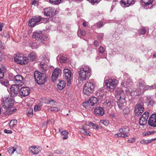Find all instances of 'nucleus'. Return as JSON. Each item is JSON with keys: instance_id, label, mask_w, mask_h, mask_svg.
Segmentation results:
<instances>
[{"instance_id": "f257e3e1", "label": "nucleus", "mask_w": 156, "mask_h": 156, "mask_svg": "<svg viewBox=\"0 0 156 156\" xmlns=\"http://www.w3.org/2000/svg\"><path fill=\"white\" fill-rule=\"evenodd\" d=\"M91 69L88 66H85L80 68L79 71V79L83 81L88 79L90 75Z\"/></svg>"}, {"instance_id": "f03ea898", "label": "nucleus", "mask_w": 156, "mask_h": 156, "mask_svg": "<svg viewBox=\"0 0 156 156\" xmlns=\"http://www.w3.org/2000/svg\"><path fill=\"white\" fill-rule=\"evenodd\" d=\"M156 84L154 83V85L149 86L147 85L143 81L140 80L139 81L137 85V90L138 92L137 94L139 95L143 94L145 90H151L155 88Z\"/></svg>"}, {"instance_id": "7ed1b4c3", "label": "nucleus", "mask_w": 156, "mask_h": 156, "mask_svg": "<svg viewBox=\"0 0 156 156\" xmlns=\"http://www.w3.org/2000/svg\"><path fill=\"white\" fill-rule=\"evenodd\" d=\"M34 76L36 82L39 85L43 84L46 81V76L45 73L36 71L34 73Z\"/></svg>"}, {"instance_id": "20e7f679", "label": "nucleus", "mask_w": 156, "mask_h": 156, "mask_svg": "<svg viewBox=\"0 0 156 156\" xmlns=\"http://www.w3.org/2000/svg\"><path fill=\"white\" fill-rule=\"evenodd\" d=\"M95 87L94 84L91 82H87L83 86V91L85 94L90 95L94 91Z\"/></svg>"}, {"instance_id": "39448f33", "label": "nucleus", "mask_w": 156, "mask_h": 156, "mask_svg": "<svg viewBox=\"0 0 156 156\" xmlns=\"http://www.w3.org/2000/svg\"><path fill=\"white\" fill-rule=\"evenodd\" d=\"M119 131L120 133L115 134V137H121L126 138L128 136V134L129 133V129L128 126H122L119 129Z\"/></svg>"}, {"instance_id": "423d86ee", "label": "nucleus", "mask_w": 156, "mask_h": 156, "mask_svg": "<svg viewBox=\"0 0 156 156\" xmlns=\"http://www.w3.org/2000/svg\"><path fill=\"white\" fill-rule=\"evenodd\" d=\"M14 104V101L12 98H5L2 99V106L4 108L6 109L12 107Z\"/></svg>"}, {"instance_id": "0eeeda50", "label": "nucleus", "mask_w": 156, "mask_h": 156, "mask_svg": "<svg viewBox=\"0 0 156 156\" xmlns=\"http://www.w3.org/2000/svg\"><path fill=\"white\" fill-rule=\"evenodd\" d=\"M104 83L107 88L113 89L117 85L118 81L115 79L112 78L106 80Z\"/></svg>"}, {"instance_id": "6e6552de", "label": "nucleus", "mask_w": 156, "mask_h": 156, "mask_svg": "<svg viewBox=\"0 0 156 156\" xmlns=\"http://www.w3.org/2000/svg\"><path fill=\"white\" fill-rule=\"evenodd\" d=\"M14 60L16 62L21 65H25L28 62V58L26 57L23 56L22 55H17Z\"/></svg>"}, {"instance_id": "1a4fd4ad", "label": "nucleus", "mask_w": 156, "mask_h": 156, "mask_svg": "<svg viewBox=\"0 0 156 156\" xmlns=\"http://www.w3.org/2000/svg\"><path fill=\"white\" fill-rule=\"evenodd\" d=\"M98 101L97 98L94 97H92L90 98L89 100L87 102L83 103V106L86 108L88 109L90 106H93L96 104Z\"/></svg>"}, {"instance_id": "9d476101", "label": "nucleus", "mask_w": 156, "mask_h": 156, "mask_svg": "<svg viewBox=\"0 0 156 156\" xmlns=\"http://www.w3.org/2000/svg\"><path fill=\"white\" fill-rule=\"evenodd\" d=\"M42 18L41 17L38 16H33L29 21V26L31 27H34L35 25L38 24L41 20Z\"/></svg>"}, {"instance_id": "9b49d317", "label": "nucleus", "mask_w": 156, "mask_h": 156, "mask_svg": "<svg viewBox=\"0 0 156 156\" xmlns=\"http://www.w3.org/2000/svg\"><path fill=\"white\" fill-rule=\"evenodd\" d=\"M10 94L12 97L17 95L20 93V89L19 86L17 85L13 84L10 87Z\"/></svg>"}, {"instance_id": "f8f14e48", "label": "nucleus", "mask_w": 156, "mask_h": 156, "mask_svg": "<svg viewBox=\"0 0 156 156\" xmlns=\"http://www.w3.org/2000/svg\"><path fill=\"white\" fill-rule=\"evenodd\" d=\"M63 74L67 81V85L69 86L70 84V81L72 79L71 72L69 69H66L63 70Z\"/></svg>"}, {"instance_id": "ddd939ff", "label": "nucleus", "mask_w": 156, "mask_h": 156, "mask_svg": "<svg viewBox=\"0 0 156 156\" xmlns=\"http://www.w3.org/2000/svg\"><path fill=\"white\" fill-rule=\"evenodd\" d=\"M144 108L141 105L139 104H137L135 107L134 112L136 116H139L141 115L143 112Z\"/></svg>"}, {"instance_id": "4468645a", "label": "nucleus", "mask_w": 156, "mask_h": 156, "mask_svg": "<svg viewBox=\"0 0 156 156\" xmlns=\"http://www.w3.org/2000/svg\"><path fill=\"white\" fill-rule=\"evenodd\" d=\"M14 81L16 84L19 86H22L24 84V80L23 77L20 75H17L15 76Z\"/></svg>"}, {"instance_id": "2eb2a0df", "label": "nucleus", "mask_w": 156, "mask_h": 156, "mask_svg": "<svg viewBox=\"0 0 156 156\" xmlns=\"http://www.w3.org/2000/svg\"><path fill=\"white\" fill-rule=\"evenodd\" d=\"M56 10L52 8L49 7L45 9L44 10V15L47 16H52L55 14Z\"/></svg>"}, {"instance_id": "dca6fc26", "label": "nucleus", "mask_w": 156, "mask_h": 156, "mask_svg": "<svg viewBox=\"0 0 156 156\" xmlns=\"http://www.w3.org/2000/svg\"><path fill=\"white\" fill-rule=\"evenodd\" d=\"M62 73L61 70L58 68L55 69L52 74V80L53 81H55L59 76H61Z\"/></svg>"}, {"instance_id": "f3484780", "label": "nucleus", "mask_w": 156, "mask_h": 156, "mask_svg": "<svg viewBox=\"0 0 156 156\" xmlns=\"http://www.w3.org/2000/svg\"><path fill=\"white\" fill-rule=\"evenodd\" d=\"M30 90L27 87H22L20 89V94L22 97H25L29 95Z\"/></svg>"}, {"instance_id": "a211bd4d", "label": "nucleus", "mask_w": 156, "mask_h": 156, "mask_svg": "<svg viewBox=\"0 0 156 156\" xmlns=\"http://www.w3.org/2000/svg\"><path fill=\"white\" fill-rule=\"evenodd\" d=\"M148 123L149 125L153 127H156V114H153L150 117Z\"/></svg>"}, {"instance_id": "6ab92c4d", "label": "nucleus", "mask_w": 156, "mask_h": 156, "mask_svg": "<svg viewBox=\"0 0 156 156\" xmlns=\"http://www.w3.org/2000/svg\"><path fill=\"white\" fill-rule=\"evenodd\" d=\"M41 150V148L37 147L35 146L30 147L29 148V151L33 154H38Z\"/></svg>"}, {"instance_id": "aec40b11", "label": "nucleus", "mask_w": 156, "mask_h": 156, "mask_svg": "<svg viewBox=\"0 0 156 156\" xmlns=\"http://www.w3.org/2000/svg\"><path fill=\"white\" fill-rule=\"evenodd\" d=\"M135 3L134 0H122L121 5L123 7H129Z\"/></svg>"}, {"instance_id": "412c9836", "label": "nucleus", "mask_w": 156, "mask_h": 156, "mask_svg": "<svg viewBox=\"0 0 156 156\" xmlns=\"http://www.w3.org/2000/svg\"><path fill=\"white\" fill-rule=\"evenodd\" d=\"M43 34L42 31H36L34 32L33 37L35 38L36 40L39 41V42L40 41L41 38H42Z\"/></svg>"}, {"instance_id": "4be33fe9", "label": "nucleus", "mask_w": 156, "mask_h": 156, "mask_svg": "<svg viewBox=\"0 0 156 156\" xmlns=\"http://www.w3.org/2000/svg\"><path fill=\"white\" fill-rule=\"evenodd\" d=\"M94 113L96 115L102 116L104 114V111L102 108L97 107L94 109Z\"/></svg>"}, {"instance_id": "5701e85b", "label": "nucleus", "mask_w": 156, "mask_h": 156, "mask_svg": "<svg viewBox=\"0 0 156 156\" xmlns=\"http://www.w3.org/2000/svg\"><path fill=\"white\" fill-rule=\"evenodd\" d=\"M153 0H140L141 5L147 9V6L151 5L152 4Z\"/></svg>"}, {"instance_id": "b1692460", "label": "nucleus", "mask_w": 156, "mask_h": 156, "mask_svg": "<svg viewBox=\"0 0 156 156\" xmlns=\"http://www.w3.org/2000/svg\"><path fill=\"white\" fill-rule=\"evenodd\" d=\"M117 103L120 109H123L125 107L126 104L125 99L121 98L118 101Z\"/></svg>"}, {"instance_id": "393cba45", "label": "nucleus", "mask_w": 156, "mask_h": 156, "mask_svg": "<svg viewBox=\"0 0 156 156\" xmlns=\"http://www.w3.org/2000/svg\"><path fill=\"white\" fill-rule=\"evenodd\" d=\"M80 132L81 133L85 135L88 136H90L89 134V131L85 126H82L81 127H80Z\"/></svg>"}, {"instance_id": "a878e982", "label": "nucleus", "mask_w": 156, "mask_h": 156, "mask_svg": "<svg viewBox=\"0 0 156 156\" xmlns=\"http://www.w3.org/2000/svg\"><path fill=\"white\" fill-rule=\"evenodd\" d=\"M6 70L5 66L4 65L0 66V79L4 77V73Z\"/></svg>"}, {"instance_id": "bb28decb", "label": "nucleus", "mask_w": 156, "mask_h": 156, "mask_svg": "<svg viewBox=\"0 0 156 156\" xmlns=\"http://www.w3.org/2000/svg\"><path fill=\"white\" fill-rule=\"evenodd\" d=\"M7 109L6 111V114L8 115L11 114L13 113L16 110V108L13 107H11L9 108H6Z\"/></svg>"}, {"instance_id": "cd10ccee", "label": "nucleus", "mask_w": 156, "mask_h": 156, "mask_svg": "<svg viewBox=\"0 0 156 156\" xmlns=\"http://www.w3.org/2000/svg\"><path fill=\"white\" fill-rule=\"evenodd\" d=\"M66 83L64 81H60L57 85V88L59 90H62L65 86Z\"/></svg>"}, {"instance_id": "c85d7f7f", "label": "nucleus", "mask_w": 156, "mask_h": 156, "mask_svg": "<svg viewBox=\"0 0 156 156\" xmlns=\"http://www.w3.org/2000/svg\"><path fill=\"white\" fill-rule=\"evenodd\" d=\"M64 153V151L61 149H58L54 151V154L55 156H58L59 155L63 154Z\"/></svg>"}, {"instance_id": "c756f323", "label": "nucleus", "mask_w": 156, "mask_h": 156, "mask_svg": "<svg viewBox=\"0 0 156 156\" xmlns=\"http://www.w3.org/2000/svg\"><path fill=\"white\" fill-rule=\"evenodd\" d=\"M0 83L2 85L7 87L9 85V81L8 80L2 79L0 80Z\"/></svg>"}, {"instance_id": "7c9ffc66", "label": "nucleus", "mask_w": 156, "mask_h": 156, "mask_svg": "<svg viewBox=\"0 0 156 156\" xmlns=\"http://www.w3.org/2000/svg\"><path fill=\"white\" fill-rule=\"evenodd\" d=\"M28 56L30 60L33 61L36 59V55L34 52H32L28 55Z\"/></svg>"}, {"instance_id": "2f4dec72", "label": "nucleus", "mask_w": 156, "mask_h": 156, "mask_svg": "<svg viewBox=\"0 0 156 156\" xmlns=\"http://www.w3.org/2000/svg\"><path fill=\"white\" fill-rule=\"evenodd\" d=\"M47 110L48 111L58 112L60 110L59 109L55 107H52L51 106H47Z\"/></svg>"}, {"instance_id": "473e14b6", "label": "nucleus", "mask_w": 156, "mask_h": 156, "mask_svg": "<svg viewBox=\"0 0 156 156\" xmlns=\"http://www.w3.org/2000/svg\"><path fill=\"white\" fill-rule=\"evenodd\" d=\"M17 123V121L16 119L11 120L9 123V126L10 128H12Z\"/></svg>"}, {"instance_id": "72a5a7b5", "label": "nucleus", "mask_w": 156, "mask_h": 156, "mask_svg": "<svg viewBox=\"0 0 156 156\" xmlns=\"http://www.w3.org/2000/svg\"><path fill=\"white\" fill-rule=\"evenodd\" d=\"M147 102L148 103V105L152 106L154 103V102L152 98L151 97H148L147 99Z\"/></svg>"}, {"instance_id": "f704fd0d", "label": "nucleus", "mask_w": 156, "mask_h": 156, "mask_svg": "<svg viewBox=\"0 0 156 156\" xmlns=\"http://www.w3.org/2000/svg\"><path fill=\"white\" fill-rule=\"evenodd\" d=\"M147 120L142 117H140V124L141 126L145 125L147 123Z\"/></svg>"}, {"instance_id": "c9c22d12", "label": "nucleus", "mask_w": 156, "mask_h": 156, "mask_svg": "<svg viewBox=\"0 0 156 156\" xmlns=\"http://www.w3.org/2000/svg\"><path fill=\"white\" fill-rule=\"evenodd\" d=\"M50 3L55 5L59 4L61 1V0H49Z\"/></svg>"}, {"instance_id": "e433bc0d", "label": "nucleus", "mask_w": 156, "mask_h": 156, "mask_svg": "<svg viewBox=\"0 0 156 156\" xmlns=\"http://www.w3.org/2000/svg\"><path fill=\"white\" fill-rule=\"evenodd\" d=\"M1 36L3 37L8 38L10 37V36L8 32L6 31H4L3 33L1 34Z\"/></svg>"}, {"instance_id": "4c0bfd02", "label": "nucleus", "mask_w": 156, "mask_h": 156, "mask_svg": "<svg viewBox=\"0 0 156 156\" xmlns=\"http://www.w3.org/2000/svg\"><path fill=\"white\" fill-rule=\"evenodd\" d=\"M96 95L99 98L101 99L104 96V94L103 93L100 91H97L96 93Z\"/></svg>"}, {"instance_id": "58836bf2", "label": "nucleus", "mask_w": 156, "mask_h": 156, "mask_svg": "<svg viewBox=\"0 0 156 156\" xmlns=\"http://www.w3.org/2000/svg\"><path fill=\"white\" fill-rule=\"evenodd\" d=\"M60 61L61 62L65 63L67 62L68 60L67 58L64 56H61L59 57Z\"/></svg>"}, {"instance_id": "ea45409f", "label": "nucleus", "mask_w": 156, "mask_h": 156, "mask_svg": "<svg viewBox=\"0 0 156 156\" xmlns=\"http://www.w3.org/2000/svg\"><path fill=\"white\" fill-rule=\"evenodd\" d=\"M15 150V148L14 147H10L9 148L8 151L9 154H13Z\"/></svg>"}, {"instance_id": "a19ab883", "label": "nucleus", "mask_w": 156, "mask_h": 156, "mask_svg": "<svg viewBox=\"0 0 156 156\" xmlns=\"http://www.w3.org/2000/svg\"><path fill=\"white\" fill-rule=\"evenodd\" d=\"M40 66L44 69V71H46L48 69L47 65L44 62L41 63L40 64Z\"/></svg>"}, {"instance_id": "79ce46f5", "label": "nucleus", "mask_w": 156, "mask_h": 156, "mask_svg": "<svg viewBox=\"0 0 156 156\" xmlns=\"http://www.w3.org/2000/svg\"><path fill=\"white\" fill-rule=\"evenodd\" d=\"M33 111L32 109L29 108L27 111V115L30 117H32L33 115Z\"/></svg>"}, {"instance_id": "37998d69", "label": "nucleus", "mask_w": 156, "mask_h": 156, "mask_svg": "<svg viewBox=\"0 0 156 156\" xmlns=\"http://www.w3.org/2000/svg\"><path fill=\"white\" fill-rule=\"evenodd\" d=\"M105 102L107 105L109 106L113 105V101L112 99H106Z\"/></svg>"}, {"instance_id": "c03bdc74", "label": "nucleus", "mask_w": 156, "mask_h": 156, "mask_svg": "<svg viewBox=\"0 0 156 156\" xmlns=\"http://www.w3.org/2000/svg\"><path fill=\"white\" fill-rule=\"evenodd\" d=\"M88 125L90 126H92V128L94 129H97L98 128V126L96 124L91 122H89L88 123Z\"/></svg>"}, {"instance_id": "a18cd8bd", "label": "nucleus", "mask_w": 156, "mask_h": 156, "mask_svg": "<svg viewBox=\"0 0 156 156\" xmlns=\"http://www.w3.org/2000/svg\"><path fill=\"white\" fill-rule=\"evenodd\" d=\"M105 51V48L102 47L100 46L98 48V51L99 53L103 54Z\"/></svg>"}, {"instance_id": "49530a36", "label": "nucleus", "mask_w": 156, "mask_h": 156, "mask_svg": "<svg viewBox=\"0 0 156 156\" xmlns=\"http://www.w3.org/2000/svg\"><path fill=\"white\" fill-rule=\"evenodd\" d=\"M145 31L146 30L145 28L144 27H143L139 31V34H145Z\"/></svg>"}, {"instance_id": "de8ad7c7", "label": "nucleus", "mask_w": 156, "mask_h": 156, "mask_svg": "<svg viewBox=\"0 0 156 156\" xmlns=\"http://www.w3.org/2000/svg\"><path fill=\"white\" fill-rule=\"evenodd\" d=\"M78 33H80L81 35L84 36L86 35V32L84 31L81 29L79 30L78 31Z\"/></svg>"}, {"instance_id": "09e8293b", "label": "nucleus", "mask_w": 156, "mask_h": 156, "mask_svg": "<svg viewBox=\"0 0 156 156\" xmlns=\"http://www.w3.org/2000/svg\"><path fill=\"white\" fill-rule=\"evenodd\" d=\"M16 148L15 151H16L17 153H18V154L20 153L21 151L20 147H18L16 148Z\"/></svg>"}, {"instance_id": "8fccbe9b", "label": "nucleus", "mask_w": 156, "mask_h": 156, "mask_svg": "<svg viewBox=\"0 0 156 156\" xmlns=\"http://www.w3.org/2000/svg\"><path fill=\"white\" fill-rule=\"evenodd\" d=\"M140 143L141 144H148V140H141L140 142Z\"/></svg>"}, {"instance_id": "3c124183", "label": "nucleus", "mask_w": 156, "mask_h": 156, "mask_svg": "<svg viewBox=\"0 0 156 156\" xmlns=\"http://www.w3.org/2000/svg\"><path fill=\"white\" fill-rule=\"evenodd\" d=\"M68 133V132L66 130H64L61 132V134L63 135H67Z\"/></svg>"}, {"instance_id": "603ef678", "label": "nucleus", "mask_w": 156, "mask_h": 156, "mask_svg": "<svg viewBox=\"0 0 156 156\" xmlns=\"http://www.w3.org/2000/svg\"><path fill=\"white\" fill-rule=\"evenodd\" d=\"M103 26V23L101 22H99L97 24V27L98 28H100Z\"/></svg>"}, {"instance_id": "864d4df0", "label": "nucleus", "mask_w": 156, "mask_h": 156, "mask_svg": "<svg viewBox=\"0 0 156 156\" xmlns=\"http://www.w3.org/2000/svg\"><path fill=\"white\" fill-rule=\"evenodd\" d=\"M135 141V138L134 137H133L132 138L129 139L128 140V143H132L133 142Z\"/></svg>"}, {"instance_id": "5fc2aeb1", "label": "nucleus", "mask_w": 156, "mask_h": 156, "mask_svg": "<svg viewBox=\"0 0 156 156\" xmlns=\"http://www.w3.org/2000/svg\"><path fill=\"white\" fill-rule=\"evenodd\" d=\"M100 122L103 124L105 126H107L108 124V122L106 121H101Z\"/></svg>"}, {"instance_id": "6e6d98bb", "label": "nucleus", "mask_w": 156, "mask_h": 156, "mask_svg": "<svg viewBox=\"0 0 156 156\" xmlns=\"http://www.w3.org/2000/svg\"><path fill=\"white\" fill-rule=\"evenodd\" d=\"M40 109V107L38 105H35L34 107V110L35 111L39 110Z\"/></svg>"}, {"instance_id": "4d7b16f0", "label": "nucleus", "mask_w": 156, "mask_h": 156, "mask_svg": "<svg viewBox=\"0 0 156 156\" xmlns=\"http://www.w3.org/2000/svg\"><path fill=\"white\" fill-rule=\"evenodd\" d=\"M43 59L44 61H45L47 63H48L49 61V59L48 57H46L45 58H44V57Z\"/></svg>"}, {"instance_id": "13d9d810", "label": "nucleus", "mask_w": 156, "mask_h": 156, "mask_svg": "<svg viewBox=\"0 0 156 156\" xmlns=\"http://www.w3.org/2000/svg\"><path fill=\"white\" fill-rule=\"evenodd\" d=\"M123 112L125 114H128L129 112V110L128 108H126L123 110Z\"/></svg>"}, {"instance_id": "bf43d9fd", "label": "nucleus", "mask_w": 156, "mask_h": 156, "mask_svg": "<svg viewBox=\"0 0 156 156\" xmlns=\"http://www.w3.org/2000/svg\"><path fill=\"white\" fill-rule=\"evenodd\" d=\"M98 0H88L92 4H94V3L98 1Z\"/></svg>"}, {"instance_id": "052dcab7", "label": "nucleus", "mask_w": 156, "mask_h": 156, "mask_svg": "<svg viewBox=\"0 0 156 156\" xmlns=\"http://www.w3.org/2000/svg\"><path fill=\"white\" fill-rule=\"evenodd\" d=\"M4 132L6 133H12V132L11 130H8L6 129H5L4 130Z\"/></svg>"}, {"instance_id": "680f3d73", "label": "nucleus", "mask_w": 156, "mask_h": 156, "mask_svg": "<svg viewBox=\"0 0 156 156\" xmlns=\"http://www.w3.org/2000/svg\"><path fill=\"white\" fill-rule=\"evenodd\" d=\"M42 38H41V40L40 41H42L43 40H46L48 38V37L47 36H45L44 37H43V35L42 36Z\"/></svg>"}, {"instance_id": "e2e57ef3", "label": "nucleus", "mask_w": 156, "mask_h": 156, "mask_svg": "<svg viewBox=\"0 0 156 156\" xmlns=\"http://www.w3.org/2000/svg\"><path fill=\"white\" fill-rule=\"evenodd\" d=\"M141 117L144 118V119H146L147 120L148 117V116H147L146 115H144V114H143V115Z\"/></svg>"}, {"instance_id": "0e129e2a", "label": "nucleus", "mask_w": 156, "mask_h": 156, "mask_svg": "<svg viewBox=\"0 0 156 156\" xmlns=\"http://www.w3.org/2000/svg\"><path fill=\"white\" fill-rule=\"evenodd\" d=\"M152 133H153L152 132L150 131H148L146 133H145V136L150 135Z\"/></svg>"}, {"instance_id": "69168bd1", "label": "nucleus", "mask_w": 156, "mask_h": 156, "mask_svg": "<svg viewBox=\"0 0 156 156\" xmlns=\"http://www.w3.org/2000/svg\"><path fill=\"white\" fill-rule=\"evenodd\" d=\"M94 45L95 46H98L99 45V43L97 41H95L94 42Z\"/></svg>"}, {"instance_id": "338daca9", "label": "nucleus", "mask_w": 156, "mask_h": 156, "mask_svg": "<svg viewBox=\"0 0 156 156\" xmlns=\"http://www.w3.org/2000/svg\"><path fill=\"white\" fill-rule=\"evenodd\" d=\"M47 154L48 156H52V154L50 152H48Z\"/></svg>"}, {"instance_id": "774afa93", "label": "nucleus", "mask_w": 156, "mask_h": 156, "mask_svg": "<svg viewBox=\"0 0 156 156\" xmlns=\"http://www.w3.org/2000/svg\"><path fill=\"white\" fill-rule=\"evenodd\" d=\"M68 137V136L67 135H64V136L62 137L63 140H65L67 139Z\"/></svg>"}]
</instances>
